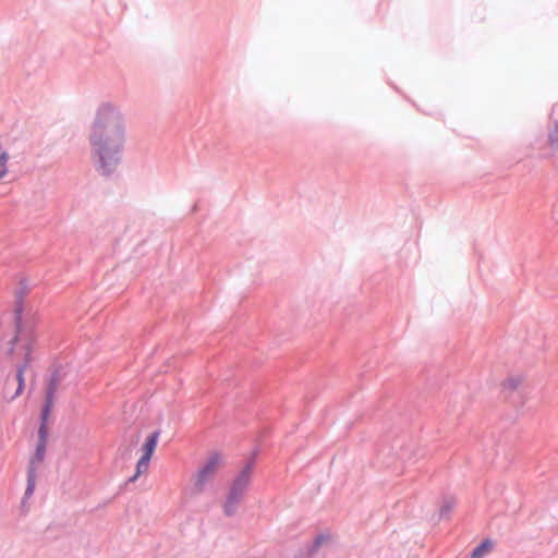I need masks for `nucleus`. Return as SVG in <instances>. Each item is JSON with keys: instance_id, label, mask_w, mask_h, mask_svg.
Wrapping results in <instances>:
<instances>
[{"instance_id": "9b49d317", "label": "nucleus", "mask_w": 558, "mask_h": 558, "mask_svg": "<svg viewBox=\"0 0 558 558\" xmlns=\"http://www.w3.org/2000/svg\"><path fill=\"white\" fill-rule=\"evenodd\" d=\"M9 154L7 151L0 153V180L3 179L8 172Z\"/></svg>"}, {"instance_id": "ddd939ff", "label": "nucleus", "mask_w": 558, "mask_h": 558, "mask_svg": "<svg viewBox=\"0 0 558 558\" xmlns=\"http://www.w3.org/2000/svg\"><path fill=\"white\" fill-rule=\"evenodd\" d=\"M549 145L554 149H558V123L549 134Z\"/></svg>"}, {"instance_id": "7ed1b4c3", "label": "nucleus", "mask_w": 558, "mask_h": 558, "mask_svg": "<svg viewBox=\"0 0 558 558\" xmlns=\"http://www.w3.org/2000/svg\"><path fill=\"white\" fill-rule=\"evenodd\" d=\"M57 390H58V383L56 380H51L48 386V389H47L46 403H45L43 414H41L43 423L39 428V438H40L39 441L46 442V437H47L46 421H47L49 413L51 411V408L53 405L54 395H56Z\"/></svg>"}, {"instance_id": "39448f33", "label": "nucleus", "mask_w": 558, "mask_h": 558, "mask_svg": "<svg viewBox=\"0 0 558 558\" xmlns=\"http://www.w3.org/2000/svg\"><path fill=\"white\" fill-rule=\"evenodd\" d=\"M251 477H252V466L246 465L242 470V472L238 475V477L234 480V482L231 486L230 492L233 494V497L238 496V497L243 498V496L250 485Z\"/></svg>"}, {"instance_id": "1a4fd4ad", "label": "nucleus", "mask_w": 558, "mask_h": 558, "mask_svg": "<svg viewBox=\"0 0 558 558\" xmlns=\"http://www.w3.org/2000/svg\"><path fill=\"white\" fill-rule=\"evenodd\" d=\"M242 499H243L242 497H238V496L233 497V494L230 492L228 495V498L226 500V504L223 506L225 513L227 515L234 514L236 507L241 502Z\"/></svg>"}, {"instance_id": "6e6552de", "label": "nucleus", "mask_w": 558, "mask_h": 558, "mask_svg": "<svg viewBox=\"0 0 558 558\" xmlns=\"http://www.w3.org/2000/svg\"><path fill=\"white\" fill-rule=\"evenodd\" d=\"M493 542L486 539L473 549L471 558H483L485 555L489 554L493 550Z\"/></svg>"}, {"instance_id": "0eeeda50", "label": "nucleus", "mask_w": 558, "mask_h": 558, "mask_svg": "<svg viewBox=\"0 0 558 558\" xmlns=\"http://www.w3.org/2000/svg\"><path fill=\"white\" fill-rule=\"evenodd\" d=\"M158 442V433L151 434L145 441L143 446L144 453L142 457L151 459L154 451L156 450Z\"/></svg>"}, {"instance_id": "423d86ee", "label": "nucleus", "mask_w": 558, "mask_h": 558, "mask_svg": "<svg viewBox=\"0 0 558 558\" xmlns=\"http://www.w3.org/2000/svg\"><path fill=\"white\" fill-rule=\"evenodd\" d=\"M524 378L521 375H512L505 378L500 388L504 393H510L512 391L518 390L523 385Z\"/></svg>"}, {"instance_id": "f03ea898", "label": "nucleus", "mask_w": 558, "mask_h": 558, "mask_svg": "<svg viewBox=\"0 0 558 558\" xmlns=\"http://www.w3.org/2000/svg\"><path fill=\"white\" fill-rule=\"evenodd\" d=\"M223 459L219 453H213L205 461L204 465L199 469L196 475L195 484L197 487L202 488L205 483L210 481L219 469L222 466Z\"/></svg>"}, {"instance_id": "4468645a", "label": "nucleus", "mask_w": 558, "mask_h": 558, "mask_svg": "<svg viewBox=\"0 0 558 558\" xmlns=\"http://www.w3.org/2000/svg\"><path fill=\"white\" fill-rule=\"evenodd\" d=\"M45 450H46V442L39 441V444L37 446L36 454H35V459L38 462L43 461L44 456H45Z\"/></svg>"}, {"instance_id": "f8f14e48", "label": "nucleus", "mask_w": 558, "mask_h": 558, "mask_svg": "<svg viewBox=\"0 0 558 558\" xmlns=\"http://www.w3.org/2000/svg\"><path fill=\"white\" fill-rule=\"evenodd\" d=\"M16 378L19 385L14 396L11 397V400L19 397L24 390V367H19Z\"/></svg>"}, {"instance_id": "20e7f679", "label": "nucleus", "mask_w": 558, "mask_h": 558, "mask_svg": "<svg viewBox=\"0 0 558 558\" xmlns=\"http://www.w3.org/2000/svg\"><path fill=\"white\" fill-rule=\"evenodd\" d=\"M13 348L11 352L20 354L27 362L31 353V335H26L24 331L19 329L17 335L12 340Z\"/></svg>"}, {"instance_id": "f257e3e1", "label": "nucleus", "mask_w": 558, "mask_h": 558, "mask_svg": "<svg viewBox=\"0 0 558 558\" xmlns=\"http://www.w3.org/2000/svg\"><path fill=\"white\" fill-rule=\"evenodd\" d=\"M89 143L97 170L104 175L111 174L118 167L124 143V126L119 112L112 107L99 108L90 126Z\"/></svg>"}, {"instance_id": "9d476101", "label": "nucleus", "mask_w": 558, "mask_h": 558, "mask_svg": "<svg viewBox=\"0 0 558 558\" xmlns=\"http://www.w3.org/2000/svg\"><path fill=\"white\" fill-rule=\"evenodd\" d=\"M150 459L141 457L136 464V473L131 481H135L141 474L146 473L149 468Z\"/></svg>"}]
</instances>
